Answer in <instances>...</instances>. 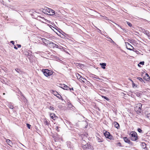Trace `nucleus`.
<instances>
[{"mask_svg":"<svg viewBox=\"0 0 150 150\" xmlns=\"http://www.w3.org/2000/svg\"><path fill=\"white\" fill-rule=\"evenodd\" d=\"M39 19L40 20H41V19H40H40Z\"/></svg>","mask_w":150,"mask_h":150,"instance_id":"603ef678","label":"nucleus"},{"mask_svg":"<svg viewBox=\"0 0 150 150\" xmlns=\"http://www.w3.org/2000/svg\"><path fill=\"white\" fill-rule=\"evenodd\" d=\"M125 142L127 143L128 144H130V141L128 139L127 137H125L123 138Z\"/></svg>","mask_w":150,"mask_h":150,"instance_id":"ddd939ff","label":"nucleus"},{"mask_svg":"<svg viewBox=\"0 0 150 150\" xmlns=\"http://www.w3.org/2000/svg\"><path fill=\"white\" fill-rule=\"evenodd\" d=\"M144 61L140 62L139 63L137 64V66H140L139 64L143 65L144 64Z\"/></svg>","mask_w":150,"mask_h":150,"instance_id":"4be33fe9","label":"nucleus"},{"mask_svg":"<svg viewBox=\"0 0 150 150\" xmlns=\"http://www.w3.org/2000/svg\"><path fill=\"white\" fill-rule=\"evenodd\" d=\"M50 110H54V108L52 106H50Z\"/></svg>","mask_w":150,"mask_h":150,"instance_id":"2f4dec72","label":"nucleus"},{"mask_svg":"<svg viewBox=\"0 0 150 150\" xmlns=\"http://www.w3.org/2000/svg\"><path fill=\"white\" fill-rule=\"evenodd\" d=\"M142 32L143 33L146 35L148 37H150V33L148 31L146 30L145 29H143L142 30Z\"/></svg>","mask_w":150,"mask_h":150,"instance_id":"423d86ee","label":"nucleus"},{"mask_svg":"<svg viewBox=\"0 0 150 150\" xmlns=\"http://www.w3.org/2000/svg\"><path fill=\"white\" fill-rule=\"evenodd\" d=\"M138 131L139 132H142V130L139 129V128H138Z\"/></svg>","mask_w":150,"mask_h":150,"instance_id":"e433bc0d","label":"nucleus"},{"mask_svg":"<svg viewBox=\"0 0 150 150\" xmlns=\"http://www.w3.org/2000/svg\"><path fill=\"white\" fill-rule=\"evenodd\" d=\"M15 70L18 72H19V71H17V70H16V69H15Z\"/></svg>","mask_w":150,"mask_h":150,"instance_id":"09e8293b","label":"nucleus"},{"mask_svg":"<svg viewBox=\"0 0 150 150\" xmlns=\"http://www.w3.org/2000/svg\"><path fill=\"white\" fill-rule=\"evenodd\" d=\"M11 43L13 45H14V42L13 41H11Z\"/></svg>","mask_w":150,"mask_h":150,"instance_id":"ea45409f","label":"nucleus"},{"mask_svg":"<svg viewBox=\"0 0 150 150\" xmlns=\"http://www.w3.org/2000/svg\"><path fill=\"white\" fill-rule=\"evenodd\" d=\"M107 138L111 139H112V137L111 135L110 134L109 135V136Z\"/></svg>","mask_w":150,"mask_h":150,"instance_id":"7c9ffc66","label":"nucleus"},{"mask_svg":"<svg viewBox=\"0 0 150 150\" xmlns=\"http://www.w3.org/2000/svg\"><path fill=\"white\" fill-rule=\"evenodd\" d=\"M125 44L126 46V48L127 49L134 51V48L128 42H125Z\"/></svg>","mask_w":150,"mask_h":150,"instance_id":"7ed1b4c3","label":"nucleus"},{"mask_svg":"<svg viewBox=\"0 0 150 150\" xmlns=\"http://www.w3.org/2000/svg\"><path fill=\"white\" fill-rule=\"evenodd\" d=\"M52 93L55 96H56L58 93L57 92L53 91H52Z\"/></svg>","mask_w":150,"mask_h":150,"instance_id":"5701e85b","label":"nucleus"},{"mask_svg":"<svg viewBox=\"0 0 150 150\" xmlns=\"http://www.w3.org/2000/svg\"><path fill=\"white\" fill-rule=\"evenodd\" d=\"M14 48L15 49H16V50L17 49V48L15 46H14Z\"/></svg>","mask_w":150,"mask_h":150,"instance_id":"79ce46f5","label":"nucleus"},{"mask_svg":"<svg viewBox=\"0 0 150 150\" xmlns=\"http://www.w3.org/2000/svg\"><path fill=\"white\" fill-rule=\"evenodd\" d=\"M20 93H21V95L22 96H23V97H24L23 95L22 94V93L20 92Z\"/></svg>","mask_w":150,"mask_h":150,"instance_id":"de8ad7c7","label":"nucleus"},{"mask_svg":"<svg viewBox=\"0 0 150 150\" xmlns=\"http://www.w3.org/2000/svg\"><path fill=\"white\" fill-rule=\"evenodd\" d=\"M146 117L148 119L150 120V113L147 114L146 115Z\"/></svg>","mask_w":150,"mask_h":150,"instance_id":"412c9836","label":"nucleus"},{"mask_svg":"<svg viewBox=\"0 0 150 150\" xmlns=\"http://www.w3.org/2000/svg\"><path fill=\"white\" fill-rule=\"evenodd\" d=\"M109 37H107V38H108V39H109Z\"/></svg>","mask_w":150,"mask_h":150,"instance_id":"864d4df0","label":"nucleus"},{"mask_svg":"<svg viewBox=\"0 0 150 150\" xmlns=\"http://www.w3.org/2000/svg\"><path fill=\"white\" fill-rule=\"evenodd\" d=\"M56 129L58 132L59 131V129H58V126L56 127Z\"/></svg>","mask_w":150,"mask_h":150,"instance_id":"4c0bfd02","label":"nucleus"},{"mask_svg":"<svg viewBox=\"0 0 150 150\" xmlns=\"http://www.w3.org/2000/svg\"><path fill=\"white\" fill-rule=\"evenodd\" d=\"M76 75L77 79L80 80L82 77L81 76L79 75V74H76Z\"/></svg>","mask_w":150,"mask_h":150,"instance_id":"dca6fc26","label":"nucleus"},{"mask_svg":"<svg viewBox=\"0 0 150 150\" xmlns=\"http://www.w3.org/2000/svg\"><path fill=\"white\" fill-rule=\"evenodd\" d=\"M50 116L51 118L53 120H55L57 118V117L55 116V114L54 113H51L50 114Z\"/></svg>","mask_w":150,"mask_h":150,"instance_id":"6e6552de","label":"nucleus"},{"mask_svg":"<svg viewBox=\"0 0 150 150\" xmlns=\"http://www.w3.org/2000/svg\"><path fill=\"white\" fill-rule=\"evenodd\" d=\"M132 87L133 88H135L137 87V85L136 84L133 82V81H132Z\"/></svg>","mask_w":150,"mask_h":150,"instance_id":"aec40b11","label":"nucleus"},{"mask_svg":"<svg viewBox=\"0 0 150 150\" xmlns=\"http://www.w3.org/2000/svg\"><path fill=\"white\" fill-rule=\"evenodd\" d=\"M58 48V49H64V48L63 47H62L61 46H59V48Z\"/></svg>","mask_w":150,"mask_h":150,"instance_id":"f704fd0d","label":"nucleus"},{"mask_svg":"<svg viewBox=\"0 0 150 150\" xmlns=\"http://www.w3.org/2000/svg\"><path fill=\"white\" fill-rule=\"evenodd\" d=\"M83 144H86V142L85 141V140H82V146H83Z\"/></svg>","mask_w":150,"mask_h":150,"instance_id":"cd10ccee","label":"nucleus"},{"mask_svg":"<svg viewBox=\"0 0 150 150\" xmlns=\"http://www.w3.org/2000/svg\"><path fill=\"white\" fill-rule=\"evenodd\" d=\"M142 105L140 103H138L137 104V107H138V108L139 109H141L142 108Z\"/></svg>","mask_w":150,"mask_h":150,"instance_id":"a211bd4d","label":"nucleus"},{"mask_svg":"<svg viewBox=\"0 0 150 150\" xmlns=\"http://www.w3.org/2000/svg\"><path fill=\"white\" fill-rule=\"evenodd\" d=\"M61 86V87L64 89L67 90L69 88V87L66 85L62 84Z\"/></svg>","mask_w":150,"mask_h":150,"instance_id":"9d476101","label":"nucleus"},{"mask_svg":"<svg viewBox=\"0 0 150 150\" xmlns=\"http://www.w3.org/2000/svg\"><path fill=\"white\" fill-rule=\"evenodd\" d=\"M83 147L85 149H89L91 148V145L88 143L86 144H83Z\"/></svg>","mask_w":150,"mask_h":150,"instance_id":"39448f33","label":"nucleus"},{"mask_svg":"<svg viewBox=\"0 0 150 150\" xmlns=\"http://www.w3.org/2000/svg\"><path fill=\"white\" fill-rule=\"evenodd\" d=\"M6 142L8 144L11 146H12L13 145V143L9 139H7L6 141Z\"/></svg>","mask_w":150,"mask_h":150,"instance_id":"f8f14e48","label":"nucleus"},{"mask_svg":"<svg viewBox=\"0 0 150 150\" xmlns=\"http://www.w3.org/2000/svg\"><path fill=\"white\" fill-rule=\"evenodd\" d=\"M38 18H40L42 19H44V17H41L38 16Z\"/></svg>","mask_w":150,"mask_h":150,"instance_id":"a19ab883","label":"nucleus"},{"mask_svg":"<svg viewBox=\"0 0 150 150\" xmlns=\"http://www.w3.org/2000/svg\"><path fill=\"white\" fill-rule=\"evenodd\" d=\"M100 66H106V64L105 63H100Z\"/></svg>","mask_w":150,"mask_h":150,"instance_id":"c756f323","label":"nucleus"},{"mask_svg":"<svg viewBox=\"0 0 150 150\" xmlns=\"http://www.w3.org/2000/svg\"><path fill=\"white\" fill-rule=\"evenodd\" d=\"M26 125L28 129H30V127L31 126L29 124L27 123L26 124Z\"/></svg>","mask_w":150,"mask_h":150,"instance_id":"72a5a7b5","label":"nucleus"},{"mask_svg":"<svg viewBox=\"0 0 150 150\" xmlns=\"http://www.w3.org/2000/svg\"><path fill=\"white\" fill-rule=\"evenodd\" d=\"M42 71L44 75L47 77L50 76L52 74V71L47 69L42 70Z\"/></svg>","mask_w":150,"mask_h":150,"instance_id":"f03ea898","label":"nucleus"},{"mask_svg":"<svg viewBox=\"0 0 150 150\" xmlns=\"http://www.w3.org/2000/svg\"><path fill=\"white\" fill-rule=\"evenodd\" d=\"M3 94L4 95L5 94V93H3Z\"/></svg>","mask_w":150,"mask_h":150,"instance_id":"3c124183","label":"nucleus"},{"mask_svg":"<svg viewBox=\"0 0 150 150\" xmlns=\"http://www.w3.org/2000/svg\"><path fill=\"white\" fill-rule=\"evenodd\" d=\"M129 79V80H130V81H132V80L131 79Z\"/></svg>","mask_w":150,"mask_h":150,"instance_id":"8fccbe9b","label":"nucleus"},{"mask_svg":"<svg viewBox=\"0 0 150 150\" xmlns=\"http://www.w3.org/2000/svg\"><path fill=\"white\" fill-rule=\"evenodd\" d=\"M110 134V133L109 132H105L104 133V135L107 138L109 136V135Z\"/></svg>","mask_w":150,"mask_h":150,"instance_id":"2eb2a0df","label":"nucleus"},{"mask_svg":"<svg viewBox=\"0 0 150 150\" xmlns=\"http://www.w3.org/2000/svg\"><path fill=\"white\" fill-rule=\"evenodd\" d=\"M144 78L147 81H149L150 80V77L147 74H145V76L144 77Z\"/></svg>","mask_w":150,"mask_h":150,"instance_id":"0eeeda50","label":"nucleus"},{"mask_svg":"<svg viewBox=\"0 0 150 150\" xmlns=\"http://www.w3.org/2000/svg\"><path fill=\"white\" fill-rule=\"evenodd\" d=\"M80 80H82V81H83V82H84L85 81L84 80H86V79H85L81 77V79Z\"/></svg>","mask_w":150,"mask_h":150,"instance_id":"c9c22d12","label":"nucleus"},{"mask_svg":"<svg viewBox=\"0 0 150 150\" xmlns=\"http://www.w3.org/2000/svg\"><path fill=\"white\" fill-rule=\"evenodd\" d=\"M48 12H47L48 13V15H54L55 14V11H54L50 8H49V10H48Z\"/></svg>","mask_w":150,"mask_h":150,"instance_id":"20e7f679","label":"nucleus"},{"mask_svg":"<svg viewBox=\"0 0 150 150\" xmlns=\"http://www.w3.org/2000/svg\"><path fill=\"white\" fill-rule=\"evenodd\" d=\"M9 108L11 109H13V106L11 103H10V104H9Z\"/></svg>","mask_w":150,"mask_h":150,"instance_id":"b1692460","label":"nucleus"},{"mask_svg":"<svg viewBox=\"0 0 150 150\" xmlns=\"http://www.w3.org/2000/svg\"><path fill=\"white\" fill-rule=\"evenodd\" d=\"M58 98L60 99L62 97L61 96L59 93H58L57 95L56 96Z\"/></svg>","mask_w":150,"mask_h":150,"instance_id":"c85d7f7f","label":"nucleus"},{"mask_svg":"<svg viewBox=\"0 0 150 150\" xmlns=\"http://www.w3.org/2000/svg\"><path fill=\"white\" fill-rule=\"evenodd\" d=\"M49 8L46 7L43 9L42 10L43 12L45 13L46 14L48 15V10H49Z\"/></svg>","mask_w":150,"mask_h":150,"instance_id":"9b49d317","label":"nucleus"},{"mask_svg":"<svg viewBox=\"0 0 150 150\" xmlns=\"http://www.w3.org/2000/svg\"><path fill=\"white\" fill-rule=\"evenodd\" d=\"M141 145L142 146V148L143 149H145L146 147V144L145 143H142Z\"/></svg>","mask_w":150,"mask_h":150,"instance_id":"f3484780","label":"nucleus"},{"mask_svg":"<svg viewBox=\"0 0 150 150\" xmlns=\"http://www.w3.org/2000/svg\"><path fill=\"white\" fill-rule=\"evenodd\" d=\"M127 24L130 27H131L132 26V25L131 23H130L129 22H127Z\"/></svg>","mask_w":150,"mask_h":150,"instance_id":"bb28decb","label":"nucleus"},{"mask_svg":"<svg viewBox=\"0 0 150 150\" xmlns=\"http://www.w3.org/2000/svg\"><path fill=\"white\" fill-rule=\"evenodd\" d=\"M93 77L97 79H98V77L97 76H96V77L95 76L94 77Z\"/></svg>","mask_w":150,"mask_h":150,"instance_id":"a18cd8bd","label":"nucleus"},{"mask_svg":"<svg viewBox=\"0 0 150 150\" xmlns=\"http://www.w3.org/2000/svg\"><path fill=\"white\" fill-rule=\"evenodd\" d=\"M50 44L52 45V46L53 47H55L56 48H59V46L57 44H56L52 42H50Z\"/></svg>","mask_w":150,"mask_h":150,"instance_id":"1a4fd4ad","label":"nucleus"},{"mask_svg":"<svg viewBox=\"0 0 150 150\" xmlns=\"http://www.w3.org/2000/svg\"><path fill=\"white\" fill-rule=\"evenodd\" d=\"M98 30H99V33H100V34H102V33L101 32V30L98 29Z\"/></svg>","mask_w":150,"mask_h":150,"instance_id":"c03bdc74","label":"nucleus"},{"mask_svg":"<svg viewBox=\"0 0 150 150\" xmlns=\"http://www.w3.org/2000/svg\"><path fill=\"white\" fill-rule=\"evenodd\" d=\"M137 79L141 82H142L143 81L142 79L140 77H138Z\"/></svg>","mask_w":150,"mask_h":150,"instance_id":"393cba45","label":"nucleus"},{"mask_svg":"<svg viewBox=\"0 0 150 150\" xmlns=\"http://www.w3.org/2000/svg\"><path fill=\"white\" fill-rule=\"evenodd\" d=\"M130 136L131 137L132 140L135 141L137 139V134L136 132H131L130 134Z\"/></svg>","mask_w":150,"mask_h":150,"instance_id":"f257e3e1","label":"nucleus"},{"mask_svg":"<svg viewBox=\"0 0 150 150\" xmlns=\"http://www.w3.org/2000/svg\"><path fill=\"white\" fill-rule=\"evenodd\" d=\"M41 40H42V42H43L44 43H45L46 42H47L48 41V40H47L43 38H41Z\"/></svg>","mask_w":150,"mask_h":150,"instance_id":"6ab92c4d","label":"nucleus"},{"mask_svg":"<svg viewBox=\"0 0 150 150\" xmlns=\"http://www.w3.org/2000/svg\"><path fill=\"white\" fill-rule=\"evenodd\" d=\"M102 97L103 98H104L105 99H106V100H107L108 101H109V99L107 97H105L104 96H102Z\"/></svg>","mask_w":150,"mask_h":150,"instance_id":"a878e982","label":"nucleus"},{"mask_svg":"<svg viewBox=\"0 0 150 150\" xmlns=\"http://www.w3.org/2000/svg\"><path fill=\"white\" fill-rule=\"evenodd\" d=\"M17 45L18 47V48L21 47V45H20L17 44Z\"/></svg>","mask_w":150,"mask_h":150,"instance_id":"58836bf2","label":"nucleus"},{"mask_svg":"<svg viewBox=\"0 0 150 150\" xmlns=\"http://www.w3.org/2000/svg\"><path fill=\"white\" fill-rule=\"evenodd\" d=\"M114 124L115 125V127L117 128V129H118L119 127V124L117 122H115L114 123Z\"/></svg>","mask_w":150,"mask_h":150,"instance_id":"4468645a","label":"nucleus"},{"mask_svg":"<svg viewBox=\"0 0 150 150\" xmlns=\"http://www.w3.org/2000/svg\"><path fill=\"white\" fill-rule=\"evenodd\" d=\"M109 39L110 40H109L111 42V43H114V42L110 38H109Z\"/></svg>","mask_w":150,"mask_h":150,"instance_id":"473e14b6","label":"nucleus"},{"mask_svg":"<svg viewBox=\"0 0 150 150\" xmlns=\"http://www.w3.org/2000/svg\"><path fill=\"white\" fill-rule=\"evenodd\" d=\"M101 68H102L103 69H105V66H101Z\"/></svg>","mask_w":150,"mask_h":150,"instance_id":"37998d69","label":"nucleus"},{"mask_svg":"<svg viewBox=\"0 0 150 150\" xmlns=\"http://www.w3.org/2000/svg\"><path fill=\"white\" fill-rule=\"evenodd\" d=\"M69 89L70 90H73V88H72L71 89V88H69Z\"/></svg>","mask_w":150,"mask_h":150,"instance_id":"49530a36","label":"nucleus"}]
</instances>
